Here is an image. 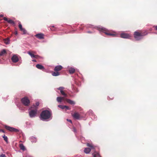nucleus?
Segmentation results:
<instances>
[{"mask_svg":"<svg viewBox=\"0 0 157 157\" xmlns=\"http://www.w3.org/2000/svg\"><path fill=\"white\" fill-rule=\"evenodd\" d=\"M36 67L38 68V69H39V64H37L36 66Z\"/></svg>","mask_w":157,"mask_h":157,"instance_id":"72a5a7b5","label":"nucleus"},{"mask_svg":"<svg viewBox=\"0 0 157 157\" xmlns=\"http://www.w3.org/2000/svg\"><path fill=\"white\" fill-rule=\"evenodd\" d=\"M60 93L62 95L64 96V97H67V94L65 93L63 90L60 91Z\"/></svg>","mask_w":157,"mask_h":157,"instance_id":"b1692460","label":"nucleus"},{"mask_svg":"<svg viewBox=\"0 0 157 157\" xmlns=\"http://www.w3.org/2000/svg\"><path fill=\"white\" fill-rule=\"evenodd\" d=\"M75 82L76 83V84L77 85H78V84L76 83V82Z\"/></svg>","mask_w":157,"mask_h":157,"instance_id":"49530a36","label":"nucleus"},{"mask_svg":"<svg viewBox=\"0 0 157 157\" xmlns=\"http://www.w3.org/2000/svg\"><path fill=\"white\" fill-rule=\"evenodd\" d=\"M40 119L42 121H48L52 120V112L47 110L43 111L40 115Z\"/></svg>","mask_w":157,"mask_h":157,"instance_id":"f257e3e1","label":"nucleus"},{"mask_svg":"<svg viewBox=\"0 0 157 157\" xmlns=\"http://www.w3.org/2000/svg\"><path fill=\"white\" fill-rule=\"evenodd\" d=\"M23 28L22 27L20 29V30L21 31Z\"/></svg>","mask_w":157,"mask_h":157,"instance_id":"a18cd8bd","label":"nucleus"},{"mask_svg":"<svg viewBox=\"0 0 157 157\" xmlns=\"http://www.w3.org/2000/svg\"><path fill=\"white\" fill-rule=\"evenodd\" d=\"M87 33H91L92 32H91L90 31H87Z\"/></svg>","mask_w":157,"mask_h":157,"instance_id":"58836bf2","label":"nucleus"},{"mask_svg":"<svg viewBox=\"0 0 157 157\" xmlns=\"http://www.w3.org/2000/svg\"><path fill=\"white\" fill-rule=\"evenodd\" d=\"M59 73L58 71H54L52 73V75L53 76H59Z\"/></svg>","mask_w":157,"mask_h":157,"instance_id":"aec40b11","label":"nucleus"},{"mask_svg":"<svg viewBox=\"0 0 157 157\" xmlns=\"http://www.w3.org/2000/svg\"><path fill=\"white\" fill-rule=\"evenodd\" d=\"M86 27L87 28H91L92 29H98L100 31H101L104 33L105 34L108 36H117V35L115 34L108 33L107 32L108 31L105 28L101 26L94 27L93 25H88L86 26Z\"/></svg>","mask_w":157,"mask_h":157,"instance_id":"f03ea898","label":"nucleus"},{"mask_svg":"<svg viewBox=\"0 0 157 157\" xmlns=\"http://www.w3.org/2000/svg\"><path fill=\"white\" fill-rule=\"evenodd\" d=\"M80 29H82V28H80Z\"/></svg>","mask_w":157,"mask_h":157,"instance_id":"de8ad7c7","label":"nucleus"},{"mask_svg":"<svg viewBox=\"0 0 157 157\" xmlns=\"http://www.w3.org/2000/svg\"><path fill=\"white\" fill-rule=\"evenodd\" d=\"M4 43L6 44H8L10 43V40L9 38L5 39L4 40Z\"/></svg>","mask_w":157,"mask_h":157,"instance_id":"412c9836","label":"nucleus"},{"mask_svg":"<svg viewBox=\"0 0 157 157\" xmlns=\"http://www.w3.org/2000/svg\"><path fill=\"white\" fill-rule=\"evenodd\" d=\"M66 101L68 103L71 105H74L75 104V102L74 101H72L70 99H66Z\"/></svg>","mask_w":157,"mask_h":157,"instance_id":"f3484780","label":"nucleus"},{"mask_svg":"<svg viewBox=\"0 0 157 157\" xmlns=\"http://www.w3.org/2000/svg\"><path fill=\"white\" fill-rule=\"evenodd\" d=\"M19 147H20V149L23 151H25V147L24 146L23 144H20Z\"/></svg>","mask_w":157,"mask_h":157,"instance_id":"4be33fe9","label":"nucleus"},{"mask_svg":"<svg viewBox=\"0 0 157 157\" xmlns=\"http://www.w3.org/2000/svg\"><path fill=\"white\" fill-rule=\"evenodd\" d=\"M73 129H74V131L75 132H76V129H75V128H73Z\"/></svg>","mask_w":157,"mask_h":157,"instance_id":"e433bc0d","label":"nucleus"},{"mask_svg":"<svg viewBox=\"0 0 157 157\" xmlns=\"http://www.w3.org/2000/svg\"><path fill=\"white\" fill-rule=\"evenodd\" d=\"M2 137H3L4 140L6 141V143H8V138L5 135H4Z\"/></svg>","mask_w":157,"mask_h":157,"instance_id":"a878e982","label":"nucleus"},{"mask_svg":"<svg viewBox=\"0 0 157 157\" xmlns=\"http://www.w3.org/2000/svg\"><path fill=\"white\" fill-rule=\"evenodd\" d=\"M29 157H32L29 156Z\"/></svg>","mask_w":157,"mask_h":157,"instance_id":"8fccbe9b","label":"nucleus"},{"mask_svg":"<svg viewBox=\"0 0 157 157\" xmlns=\"http://www.w3.org/2000/svg\"><path fill=\"white\" fill-rule=\"evenodd\" d=\"M30 141L32 143H35L37 141V140L36 138L33 136H31L29 138Z\"/></svg>","mask_w":157,"mask_h":157,"instance_id":"dca6fc26","label":"nucleus"},{"mask_svg":"<svg viewBox=\"0 0 157 157\" xmlns=\"http://www.w3.org/2000/svg\"><path fill=\"white\" fill-rule=\"evenodd\" d=\"M67 68L68 70L69 73L70 74H73L74 73L75 70L74 68L71 67H68Z\"/></svg>","mask_w":157,"mask_h":157,"instance_id":"f8f14e48","label":"nucleus"},{"mask_svg":"<svg viewBox=\"0 0 157 157\" xmlns=\"http://www.w3.org/2000/svg\"><path fill=\"white\" fill-rule=\"evenodd\" d=\"M120 36L123 38H130L131 36L130 35L125 33H122L121 34Z\"/></svg>","mask_w":157,"mask_h":157,"instance_id":"1a4fd4ad","label":"nucleus"},{"mask_svg":"<svg viewBox=\"0 0 157 157\" xmlns=\"http://www.w3.org/2000/svg\"><path fill=\"white\" fill-rule=\"evenodd\" d=\"M58 107L62 109H65L66 110H70L71 109L68 106L66 105H58Z\"/></svg>","mask_w":157,"mask_h":157,"instance_id":"9b49d317","label":"nucleus"},{"mask_svg":"<svg viewBox=\"0 0 157 157\" xmlns=\"http://www.w3.org/2000/svg\"><path fill=\"white\" fill-rule=\"evenodd\" d=\"M63 67L61 65H57L55 67L54 70L55 71H59L62 69Z\"/></svg>","mask_w":157,"mask_h":157,"instance_id":"ddd939ff","label":"nucleus"},{"mask_svg":"<svg viewBox=\"0 0 157 157\" xmlns=\"http://www.w3.org/2000/svg\"><path fill=\"white\" fill-rule=\"evenodd\" d=\"M18 27H19V28L20 29L22 27V25H21L20 22H19Z\"/></svg>","mask_w":157,"mask_h":157,"instance_id":"c756f323","label":"nucleus"},{"mask_svg":"<svg viewBox=\"0 0 157 157\" xmlns=\"http://www.w3.org/2000/svg\"><path fill=\"white\" fill-rule=\"evenodd\" d=\"M73 117L75 119L80 120L82 118L80 114L77 112L75 113L72 115Z\"/></svg>","mask_w":157,"mask_h":157,"instance_id":"6e6552de","label":"nucleus"},{"mask_svg":"<svg viewBox=\"0 0 157 157\" xmlns=\"http://www.w3.org/2000/svg\"><path fill=\"white\" fill-rule=\"evenodd\" d=\"M87 146L90 147L91 148H89L87 147L84 150V152L86 154H88L91 151V149H94V146L90 144L89 143L87 144Z\"/></svg>","mask_w":157,"mask_h":157,"instance_id":"423d86ee","label":"nucleus"},{"mask_svg":"<svg viewBox=\"0 0 157 157\" xmlns=\"http://www.w3.org/2000/svg\"><path fill=\"white\" fill-rule=\"evenodd\" d=\"M93 157H101L99 153L97 152H95L92 154Z\"/></svg>","mask_w":157,"mask_h":157,"instance_id":"a211bd4d","label":"nucleus"},{"mask_svg":"<svg viewBox=\"0 0 157 157\" xmlns=\"http://www.w3.org/2000/svg\"><path fill=\"white\" fill-rule=\"evenodd\" d=\"M1 131H2L3 132H4V131L2 130H0V132H1Z\"/></svg>","mask_w":157,"mask_h":157,"instance_id":"37998d69","label":"nucleus"},{"mask_svg":"<svg viewBox=\"0 0 157 157\" xmlns=\"http://www.w3.org/2000/svg\"><path fill=\"white\" fill-rule=\"evenodd\" d=\"M3 19L6 21H7L9 23L12 24H14V22L13 20L11 19L8 20V19L6 17H4Z\"/></svg>","mask_w":157,"mask_h":157,"instance_id":"4468645a","label":"nucleus"},{"mask_svg":"<svg viewBox=\"0 0 157 157\" xmlns=\"http://www.w3.org/2000/svg\"><path fill=\"white\" fill-rule=\"evenodd\" d=\"M88 113L89 114H91V115L93 114V111L92 110H89V111L88 112Z\"/></svg>","mask_w":157,"mask_h":157,"instance_id":"2f4dec72","label":"nucleus"},{"mask_svg":"<svg viewBox=\"0 0 157 157\" xmlns=\"http://www.w3.org/2000/svg\"><path fill=\"white\" fill-rule=\"evenodd\" d=\"M36 36L38 38H39V33H38L36 35Z\"/></svg>","mask_w":157,"mask_h":157,"instance_id":"f704fd0d","label":"nucleus"},{"mask_svg":"<svg viewBox=\"0 0 157 157\" xmlns=\"http://www.w3.org/2000/svg\"><path fill=\"white\" fill-rule=\"evenodd\" d=\"M12 61L14 63H16L19 60L17 56L16 55L13 56L11 58Z\"/></svg>","mask_w":157,"mask_h":157,"instance_id":"9d476101","label":"nucleus"},{"mask_svg":"<svg viewBox=\"0 0 157 157\" xmlns=\"http://www.w3.org/2000/svg\"><path fill=\"white\" fill-rule=\"evenodd\" d=\"M67 121L69 122H70L71 123H72V121L71 120H69L68 119H67Z\"/></svg>","mask_w":157,"mask_h":157,"instance_id":"c9c22d12","label":"nucleus"},{"mask_svg":"<svg viewBox=\"0 0 157 157\" xmlns=\"http://www.w3.org/2000/svg\"><path fill=\"white\" fill-rule=\"evenodd\" d=\"M3 17V15L2 14L0 15V17Z\"/></svg>","mask_w":157,"mask_h":157,"instance_id":"4c0bfd02","label":"nucleus"},{"mask_svg":"<svg viewBox=\"0 0 157 157\" xmlns=\"http://www.w3.org/2000/svg\"><path fill=\"white\" fill-rule=\"evenodd\" d=\"M40 69L42 70L45 72H47V70L45 69L44 67L42 65L40 64Z\"/></svg>","mask_w":157,"mask_h":157,"instance_id":"5701e85b","label":"nucleus"},{"mask_svg":"<svg viewBox=\"0 0 157 157\" xmlns=\"http://www.w3.org/2000/svg\"><path fill=\"white\" fill-rule=\"evenodd\" d=\"M32 61H34V62H36V60H35V59H33V60H32Z\"/></svg>","mask_w":157,"mask_h":157,"instance_id":"79ce46f5","label":"nucleus"},{"mask_svg":"<svg viewBox=\"0 0 157 157\" xmlns=\"http://www.w3.org/2000/svg\"><path fill=\"white\" fill-rule=\"evenodd\" d=\"M0 157H6L5 155L2 154L0 155Z\"/></svg>","mask_w":157,"mask_h":157,"instance_id":"473e14b6","label":"nucleus"},{"mask_svg":"<svg viewBox=\"0 0 157 157\" xmlns=\"http://www.w3.org/2000/svg\"><path fill=\"white\" fill-rule=\"evenodd\" d=\"M17 31H16L15 32V35H17Z\"/></svg>","mask_w":157,"mask_h":157,"instance_id":"ea45409f","label":"nucleus"},{"mask_svg":"<svg viewBox=\"0 0 157 157\" xmlns=\"http://www.w3.org/2000/svg\"><path fill=\"white\" fill-rule=\"evenodd\" d=\"M77 92H78V90H77Z\"/></svg>","mask_w":157,"mask_h":157,"instance_id":"09e8293b","label":"nucleus"},{"mask_svg":"<svg viewBox=\"0 0 157 157\" xmlns=\"http://www.w3.org/2000/svg\"><path fill=\"white\" fill-rule=\"evenodd\" d=\"M58 89L60 90V91H63V90L64 89V87L63 86H61L59 87Z\"/></svg>","mask_w":157,"mask_h":157,"instance_id":"cd10ccee","label":"nucleus"},{"mask_svg":"<svg viewBox=\"0 0 157 157\" xmlns=\"http://www.w3.org/2000/svg\"><path fill=\"white\" fill-rule=\"evenodd\" d=\"M22 103L25 105L28 106L29 105L30 101L27 97H25L21 99Z\"/></svg>","mask_w":157,"mask_h":157,"instance_id":"39448f33","label":"nucleus"},{"mask_svg":"<svg viewBox=\"0 0 157 157\" xmlns=\"http://www.w3.org/2000/svg\"><path fill=\"white\" fill-rule=\"evenodd\" d=\"M6 53V51L5 49H3L0 52V56L3 55Z\"/></svg>","mask_w":157,"mask_h":157,"instance_id":"393cba45","label":"nucleus"},{"mask_svg":"<svg viewBox=\"0 0 157 157\" xmlns=\"http://www.w3.org/2000/svg\"><path fill=\"white\" fill-rule=\"evenodd\" d=\"M54 26L52 25L50 27V29L52 31L55 30V28H54Z\"/></svg>","mask_w":157,"mask_h":157,"instance_id":"bb28decb","label":"nucleus"},{"mask_svg":"<svg viewBox=\"0 0 157 157\" xmlns=\"http://www.w3.org/2000/svg\"><path fill=\"white\" fill-rule=\"evenodd\" d=\"M44 35V34L40 33V39H43Z\"/></svg>","mask_w":157,"mask_h":157,"instance_id":"c85d7f7f","label":"nucleus"},{"mask_svg":"<svg viewBox=\"0 0 157 157\" xmlns=\"http://www.w3.org/2000/svg\"><path fill=\"white\" fill-rule=\"evenodd\" d=\"M5 127L6 129L7 130H9L10 132H17L19 131V130L15 128H14L13 127H10L8 126H5Z\"/></svg>","mask_w":157,"mask_h":157,"instance_id":"0eeeda50","label":"nucleus"},{"mask_svg":"<svg viewBox=\"0 0 157 157\" xmlns=\"http://www.w3.org/2000/svg\"><path fill=\"white\" fill-rule=\"evenodd\" d=\"M28 53L29 55H30V56H31V57L32 58H36L37 57H38V56L35 55L34 54V52H28Z\"/></svg>","mask_w":157,"mask_h":157,"instance_id":"2eb2a0df","label":"nucleus"},{"mask_svg":"<svg viewBox=\"0 0 157 157\" xmlns=\"http://www.w3.org/2000/svg\"><path fill=\"white\" fill-rule=\"evenodd\" d=\"M22 32H23V34H25L26 33V31L25 29H23L21 31Z\"/></svg>","mask_w":157,"mask_h":157,"instance_id":"7c9ffc66","label":"nucleus"},{"mask_svg":"<svg viewBox=\"0 0 157 157\" xmlns=\"http://www.w3.org/2000/svg\"><path fill=\"white\" fill-rule=\"evenodd\" d=\"M63 99V97H58L57 98L56 100L58 102L60 103Z\"/></svg>","mask_w":157,"mask_h":157,"instance_id":"6ab92c4d","label":"nucleus"},{"mask_svg":"<svg viewBox=\"0 0 157 157\" xmlns=\"http://www.w3.org/2000/svg\"><path fill=\"white\" fill-rule=\"evenodd\" d=\"M147 33L145 32L144 33H139L137 31H136L134 33V36L136 40H139L142 39L143 36L147 35Z\"/></svg>","mask_w":157,"mask_h":157,"instance_id":"20e7f679","label":"nucleus"},{"mask_svg":"<svg viewBox=\"0 0 157 157\" xmlns=\"http://www.w3.org/2000/svg\"><path fill=\"white\" fill-rule=\"evenodd\" d=\"M39 105V102H37L36 103V105H33L29 109L30 111L29 112V115L30 117H33L36 116L37 113V107Z\"/></svg>","mask_w":157,"mask_h":157,"instance_id":"7ed1b4c3","label":"nucleus"},{"mask_svg":"<svg viewBox=\"0 0 157 157\" xmlns=\"http://www.w3.org/2000/svg\"><path fill=\"white\" fill-rule=\"evenodd\" d=\"M19 109H21V110H25V109H21V107H19Z\"/></svg>","mask_w":157,"mask_h":157,"instance_id":"a19ab883","label":"nucleus"},{"mask_svg":"<svg viewBox=\"0 0 157 157\" xmlns=\"http://www.w3.org/2000/svg\"><path fill=\"white\" fill-rule=\"evenodd\" d=\"M155 29L156 30H157V26L155 27Z\"/></svg>","mask_w":157,"mask_h":157,"instance_id":"c03bdc74","label":"nucleus"}]
</instances>
